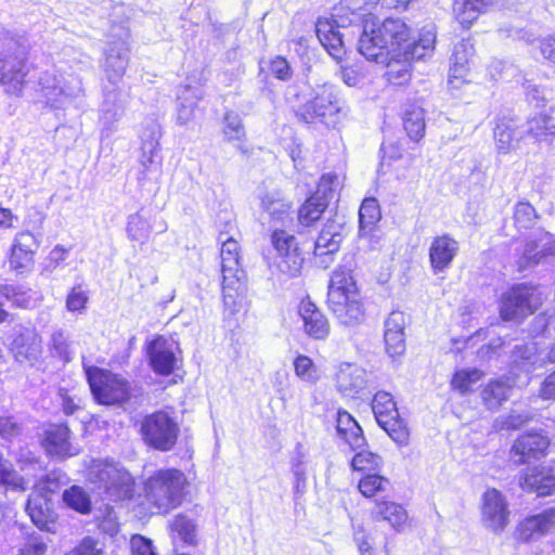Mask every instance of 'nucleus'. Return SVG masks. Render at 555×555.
I'll return each mask as SVG.
<instances>
[{"mask_svg":"<svg viewBox=\"0 0 555 555\" xmlns=\"http://www.w3.org/2000/svg\"><path fill=\"white\" fill-rule=\"evenodd\" d=\"M88 302L87 293L80 287H73L66 298V308L70 312L82 313Z\"/></svg>","mask_w":555,"mask_h":555,"instance_id":"59","label":"nucleus"},{"mask_svg":"<svg viewBox=\"0 0 555 555\" xmlns=\"http://www.w3.org/2000/svg\"><path fill=\"white\" fill-rule=\"evenodd\" d=\"M36 91L44 106L50 109H65L83 94V86L81 79L73 73L50 69L39 75Z\"/></svg>","mask_w":555,"mask_h":555,"instance_id":"5","label":"nucleus"},{"mask_svg":"<svg viewBox=\"0 0 555 555\" xmlns=\"http://www.w3.org/2000/svg\"><path fill=\"white\" fill-rule=\"evenodd\" d=\"M272 250L268 255V266L273 274L295 278L300 274L304 257L294 235L284 230H274L271 234Z\"/></svg>","mask_w":555,"mask_h":555,"instance_id":"7","label":"nucleus"},{"mask_svg":"<svg viewBox=\"0 0 555 555\" xmlns=\"http://www.w3.org/2000/svg\"><path fill=\"white\" fill-rule=\"evenodd\" d=\"M186 487L188 480L182 472L159 470L145 482V500L153 513L165 514L181 504Z\"/></svg>","mask_w":555,"mask_h":555,"instance_id":"4","label":"nucleus"},{"mask_svg":"<svg viewBox=\"0 0 555 555\" xmlns=\"http://www.w3.org/2000/svg\"><path fill=\"white\" fill-rule=\"evenodd\" d=\"M127 234L132 241L144 243L151 234V224L139 212L131 215L128 219Z\"/></svg>","mask_w":555,"mask_h":555,"instance_id":"47","label":"nucleus"},{"mask_svg":"<svg viewBox=\"0 0 555 555\" xmlns=\"http://www.w3.org/2000/svg\"><path fill=\"white\" fill-rule=\"evenodd\" d=\"M370 516L373 521L387 522L397 532H402L406 528L409 520L404 506L389 500L376 501L370 512Z\"/></svg>","mask_w":555,"mask_h":555,"instance_id":"22","label":"nucleus"},{"mask_svg":"<svg viewBox=\"0 0 555 555\" xmlns=\"http://www.w3.org/2000/svg\"><path fill=\"white\" fill-rule=\"evenodd\" d=\"M347 114L344 101H341L332 86L319 87L313 96L302 104L297 116L307 124L320 121L326 126L334 127L340 116Z\"/></svg>","mask_w":555,"mask_h":555,"instance_id":"6","label":"nucleus"},{"mask_svg":"<svg viewBox=\"0 0 555 555\" xmlns=\"http://www.w3.org/2000/svg\"><path fill=\"white\" fill-rule=\"evenodd\" d=\"M222 133L228 141H241L246 132L238 114L227 112L223 117Z\"/></svg>","mask_w":555,"mask_h":555,"instance_id":"48","label":"nucleus"},{"mask_svg":"<svg viewBox=\"0 0 555 555\" xmlns=\"http://www.w3.org/2000/svg\"><path fill=\"white\" fill-rule=\"evenodd\" d=\"M130 548L131 555H158L153 541L141 534L132 535Z\"/></svg>","mask_w":555,"mask_h":555,"instance_id":"63","label":"nucleus"},{"mask_svg":"<svg viewBox=\"0 0 555 555\" xmlns=\"http://www.w3.org/2000/svg\"><path fill=\"white\" fill-rule=\"evenodd\" d=\"M481 524L489 531L499 534L509 524V509L506 498L494 488L487 489L481 498Z\"/></svg>","mask_w":555,"mask_h":555,"instance_id":"13","label":"nucleus"},{"mask_svg":"<svg viewBox=\"0 0 555 555\" xmlns=\"http://www.w3.org/2000/svg\"><path fill=\"white\" fill-rule=\"evenodd\" d=\"M327 207L325 199H320L318 196L312 195L299 209L298 220L302 225L309 227L314 221L319 220Z\"/></svg>","mask_w":555,"mask_h":555,"instance_id":"40","label":"nucleus"},{"mask_svg":"<svg viewBox=\"0 0 555 555\" xmlns=\"http://www.w3.org/2000/svg\"><path fill=\"white\" fill-rule=\"evenodd\" d=\"M340 188V181L337 175L326 173L323 175L318 184V189L313 195L320 199H325L327 203L335 195Z\"/></svg>","mask_w":555,"mask_h":555,"instance_id":"53","label":"nucleus"},{"mask_svg":"<svg viewBox=\"0 0 555 555\" xmlns=\"http://www.w3.org/2000/svg\"><path fill=\"white\" fill-rule=\"evenodd\" d=\"M260 201L262 209L268 212L273 221L285 223L287 219H291L292 203L280 191H268L260 196Z\"/></svg>","mask_w":555,"mask_h":555,"instance_id":"28","label":"nucleus"},{"mask_svg":"<svg viewBox=\"0 0 555 555\" xmlns=\"http://www.w3.org/2000/svg\"><path fill=\"white\" fill-rule=\"evenodd\" d=\"M157 143L154 141L145 142L142 145V154L139 163L141 166L140 180L157 179L160 175V165L156 162Z\"/></svg>","mask_w":555,"mask_h":555,"instance_id":"36","label":"nucleus"},{"mask_svg":"<svg viewBox=\"0 0 555 555\" xmlns=\"http://www.w3.org/2000/svg\"><path fill=\"white\" fill-rule=\"evenodd\" d=\"M293 364L297 377L306 383H317L319 379L318 371L311 358L305 354H298Z\"/></svg>","mask_w":555,"mask_h":555,"instance_id":"50","label":"nucleus"},{"mask_svg":"<svg viewBox=\"0 0 555 555\" xmlns=\"http://www.w3.org/2000/svg\"><path fill=\"white\" fill-rule=\"evenodd\" d=\"M550 446L551 440L547 436L530 431L516 439L511 451H545Z\"/></svg>","mask_w":555,"mask_h":555,"instance_id":"41","label":"nucleus"},{"mask_svg":"<svg viewBox=\"0 0 555 555\" xmlns=\"http://www.w3.org/2000/svg\"><path fill=\"white\" fill-rule=\"evenodd\" d=\"M473 53V46L468 41H460L454 46L450 65L468 67Z\"/></svg>","mask_w":555,"mask_h":555,"instance_id":"58","label":"nucleus"},{"mask_svg":"<svg viewBox=\"0 0 555 555\" xmlns=\"http://www.w3.org/2000/svg\"><path fill=\"white\" fill-rule=\"evenodd\" d=\"M0 485H5L13 490L24 491L26 489L25 481L13 469L12 464L2 459L0 455Z\"/></svg>","mask_w":555,"mask_h":555,"instance_id":"51","label":"nucleus"},{"mask_svg":"<svg viewBox=\"0 0 555 555\" xmlns=\"http://www.w3.org/2000/svg\"><path fill=\"white\" fill-rule=\"evenodd\" d=\"M537 219L535 209L529 203L520 202L515 206L514 221L519 229L531 228Z\"/></svg>","mask_w":555,"mask_h":555,"instance_id":"54","label":"nucleus"},{"mask_svg":"<svg viewBox=\"0 0 555 555\" xmlns=\"http://www.w3.org/2000/svg\"><path fill=\"white\" fill-rule=\"evenodd\" d=\"M555 529V507L530 515L517 526L519 539L526 542L538 541Z\"/></svg>","mask_w":555,"mask_h":555,"instance_id":"18","label":"nucleus"},{"mask_svg":"<svg viewBox=\"0 0 555 555\" xmlns=\"http://www.w3.org/2000/svg\"><path fill=\"white\" fill-rule=\"evenodd\" d=\"M41 444L46 451H66L69 448V429L63 425L50 426L44 431Z\"/></svg>","mask_w":555,"mask_h":555,"instance_id":"39","label":"nucleus"},{"mask_svg":"<svg viewBox=\"0 0 555 555\" xmlns=\"http://www.w3.org/2000/svg\"><path fill=\"white\" fill-rule=\"evenodd\" d=\"M483 377V373L477 369H464L455 372L451 385L461 393L468 392L473 385Z\"/></svg>","mask_w":555,"mask_h":555,"instance_id":"46","label":"nucleus"},{"mask_svg":"<svg viewBox=\"0 0 555 555\" xmlns=\"http://www.w3.org/2000/svg\"><path fill=\"white\" fill-rule=\"evenodd\" d=\"M436 27L434 25H426L420 33L418 40L405 44L404 57L412 60H421L430 54L435 49L436 43Z\"/></svg>","mask_w":555,"mask_h":555,"instance_id":"29","label":"nucleus"},{"mask_svg":"<svg viewBox=\"0 0 555 555\" xmlns=\"http://www.w3.org/2000/svg\"><path fill=\"white\" fill-rule=\"evenodd\" d=\"M315 33L321 44L335 60H340L344 52L343 36L334 21L319 18L315 24Z\"/></svg>","mask_w":555,"mask_h":555,"instance_id":"24","label":"nucleus"},{"mask_svg":"<svg viewBox=\"0 0 555 555\" xmlns=\"http://www.w3.org/2000/svg\"><path fill=\"white\" fill-rule=\"evenodd\" d=\"M382 459L377 453H356L351 460V466L354 470L371 472L379 468Z\"/></svg>","mask_w":555,"mask_h":555,"instance_id":"55","label":"nucleus"},{"mask_svg":"<svg viewBox=\"0 0 555 555\" xmlns=\"http://www.w3.org/2000/svg\"><path fill=\"white\" fill-rule=\"evenodd\" d=\"M126 108V101L118 92H108L102 105V119L106 125L118 120Z\"/></svg>","mask_w":555,"mask_h":555,"instance_id":"43","label":"nucleus"},{"mask_svg":"<svg viewBox=\"0 0 555 555\" xmlns=\"http://www.w3.org/2000/svg\"><path fill=\"white\" fill-rule=\"evenodd\" d=\"M129 62V47L125 41L113 42L106 50L104 69L107 79L119 82L127 69Z\"/></svg>","mask_w":555,"mask_h":555,"instance_id":"23","label":"nucleus"},{"mask_svg":"<svg viewBox=\"0 0 555 555\" xmlns=\"http://www.w3.org/2000/svg\"><path fill=\"white\" fill-rule=\"evenodd\" d=\"M527 98L530 102H534L537 106H541L553 100L554 92L545 86L529 83L527 86Z\"/></svg>","mask_w":555,"mask_h":555,"instance_id":"60","label":"nucleus"},{"mask_svg":"<svg viewBox=\"0 0 555 555\" xmlns=\"http://www.w3.org/2000/svg\"><path fill=\"white\" fill-rule=\"evenodd\" d=\"M405 315L401 311H392L385 321V333H404Z\"/></svg>","mask_w":555,"mask_h":555,"instance_id":"64","label":"nucleus"},{"mask_svg":"<svg viewBox=\"0 0 555 555\" xmlns=\"http://www.w3.org/2000/svg\"><path fill=\"white\" fill-rule=\"evenodd\" d=\"M171 538L175 542L194 546L197 544L198 527L194 519L184 514L175 516L170 524Z\"/></svg>","mask_w":555,"mask_h":555,"instance_id":"31","label":"nucleus"},{"mask_svg":"<svg viewBox=\"0 0 555 555\" xmlns=\"http://www.w3.org/2000/svg\"><path fill=\"white\" fill-rule=\"evenodd\" d=\"M29 49L24 38L0 28V85L9 95L23 94Z\"/></svg>","mask_w":555,"mask_h":555,"instance_id":"2","label":"nucleus"},{"mask_svg":"<svg viewBox=\"0 0 555 555\" xmlns=\"http://www.w3.org/2000/svg\"><path fill=\"white\" fill-rule=\"evenodd\" d=\"M41 350V338L30 328L20 331L11 343V352L21 364L33 365L39 359Z\"/></svg>","mask_w":555,"mask_h":555,"instance_id":"19","label":"nucleus"},{"mask_svg":"<svg viewBox=\"0 0 555 555\" xmlns=\"http://www.w3.org/2000/svg\"><path fill=\"white\" fill-rule=\"evenodd\" d=\"M519 139L520 133L508 124H499L494 130L496 147L504 153L514 149Z\"/></svg>","mask_w":555,"mask_h":555,"instance_id":"45","label":"nucleus"},{"mask_svg":"<svg viewBox=\"0 0 555 555\" xmlns=\"http://www.w3.org/2000/svg\"><path fill=\"white\" fill-rule=\"evenodd\" d=\"M403 126L411 140L418 142L423 139L426 128L424 109L420 106H411L406 109Z\"/></svg>","mask_w":555,"mask_h":555,"instance_id":"38","label":"nucleus"},{"mask_svg":"<svg viewBox=\"0 0 555 555\" xmlns=\"http://www.w3.org/2000/svg\"><path fill=\"white\" fill-rule=\"evenodd\" d=\"M337 435L352 449L358 450L365 446L362 429L356 420L346 411H338L336 420Z\"/></svg>","mask_w":555,"mask_h":555,"instance_id":"26","label":"nucleus"},{"mask_svg":"<svg viewBox=\"0 0 555 555\" xmlns=\"http://www.w3.org/2000/svg\"><path fill=\"white\" fill-rule=\"evenodd\" d=\"M104 545L91 537L83 538L75 547L64 555H103Z\"/></svg>","mask_w":555,"mask_h":555,"instance_id":"56","label":"nucleus"},{"mask_svg":"<svg viewBox=\"0 0 555 555\" xmlns=\"http://www.w3.org/2000/svg\"><path fill=\"white\" fill-rule=\"evenodd\" d=\"M141 431L150 447L168 451L176 443L179 426L166 412L158 411L143 420Z\"/></svg>","mask_w":555,"mask_h":555,"instance_id":"12","label":"nucleus"},{"mask_svg":"<svg viewBox=\"0 0 555 555\" xmlns=\"http://www.w3.org/2000/svg\"><path fill=\"white\" fill-rule=\"evenodd\" d=\"M41 490H43V487L38 485L36 491L28 499L26 511L33 522L38 528L44 529L52 519V509L48 493L42 494Z\"/></svg>","mask_w":555,"mask_h":555,"instance_id":"25","label":"nucleus"},{"mask_svg":"<svg viewBox=\"0 0 555 555\" xmlns=\"http://www.w3.org/2000/svg\"><path fill=\"white\" fill-rule=\"evenodd\" d=\"M51 348L62 358L68 359L70 353V341L68 334L63 330H56L53 332L50 341Z\"/></svg>","mask_w":555,"mask_h":555,"instance_id":"61","label":"nucleus"},{"mask_svg":"<svg viewBox=\"0 0 555 555\" xmlns=\"http://www.w3.org/2000/svg\"><path fill=\"white\" fill-rule=\"evenodd\" d=\"M221 271H222V287L223 297L227 301L228 298L233 297L232 289H235L241 284L242 270L240 268V245L237 241L228 238L222 243L221 251Z\"/></svg>","mask_w":555,"mask_h":555,"instance_id":"15","label":"nucleus"},{"mask_svg":"<svg viewBox=\"0 0 555 555\" xmlns=\"http://www.w3.org/2000/svg\"><path fill=\"white\" fill-rule=\"evenodd\" d=\"M389 483V480L380 475L367 474L360 479L358 488L365 498H373L378 492L386 491Z\"/></svg>","mask_w":555,"mask_h":555,"instance_id":"49","label":"nucleus"},{"mask_svg":"<svg viewBox=\"0 0 555 555\" xmlns=\"http://www.w3.org/2000/svg\"><path fill=\"white\" fill-rule=\"evenodd\" d=\"M359 52L370 61L384 63L391 56L404 54L411 39L409 26L401 18H386L382 23L372 14H362Z\"/></svg>","mask_w":555,"mask_h":555,"instance_id":"1","label":"nucleus"},{"mask_svg":"<svg viewBox=\"0 0 555 555\" xmlns=\"http://www.w3.org/2000/svg\"><path fill=\"white\" fill-rule=\"evenodd\" d=\"M40 242L29 231L16 233L10 248L9 266L17 273L29 271L35 262V254L39 248Z\"/></svg>","mask_w":555,"mask_h":555,"instance_id":"16","label":"nucleus"},{"mask_svg":"<svg viewBox=\"0 0 555 555\" xmlns=\"http://www.w3.org/2000/svg\"><path fill=\"white\" fill-rule=\"evenodd\" d=\"M302 323V332L311 339L325 340L331 333V324L323 311L309 298L302 299L297 308Z\"/></svg>","mask_w":555,"mask_h":555,"instance_id":"17","label":"nucleus"},{"mask_svg":"<svg viewBox=\"0 0 555 555\" xmlns=\"http://www.w3.org/2000/svg\"><path fill=\"white\" fill-rule=\"evenodd\" d=\"M372 410L378 425L399 448L404 447L409 441V431L399 418L397 404L391 395L378 391L373 398Z\"/></svg>","mask_w":555,"mask_h":555,"instance_id":"11","label":"nucleus"},{"mask_svg":"<svg viewBox=\"0 0 555 555\" xmlns=\"http://www.w3.org/2000/svg\"><path fill=\"white\" fill-rule=\"evenodd\" d=\"M385 347L390 357L401 356L405 350L404 333H385Z\"/></svg>","mask_w":555,"mask_h":555,"instance_id":"62","label":"nucleus"},{"mask_svg":"<svg viewBox=\"0 0 555 555\" xmlns=\"http://www.w3.org/2000/svg\"><path fill=\"white\" fill-rule=\"evenodd\" d=\"M365 379L362 370L348 365L337 374V387L346 397H353L364 388Z\"/></svg>","mask_w":555,"mask_h":555,"instance_id":"35","label":"nucleus"},{"mask_svg":"<svg viewBox=\"0 0 555 555\" xmlns=\"http://www.w3.org/2000/svg\"><path fill=\"white\" fill-rule=\"evenodd\" d=\"M352 541L358 552L374 548V538L363 524H352Z\"/></svg>","mask_w":555,"mask_h":555,"instance_id":"57","label":"nucleus"},{"mask_svg":"<svg viewBox=\"0 0 555 555\" xmlns=\"http://www.w3.org/2000/svg\"><path fill=\"white\" fill-rule=\"evenodd\" d=\"M545 296L542 289L530 283H519L505 293L500 299V317L504 321H519L534 313L542 305Z\"/></svg>","mask_w":555,"mask_h":555,"instance_id":"8","label":"nucleus"},{"mask_svg":"<svg viewBox=\"0 0 555 555\" xmlns=\"http://www.w3.org/2000/svg\"><path fill=\"white\" fill-rule=\"evenodd\" d=\"M87 477L103 488L112 500L129 499L133 493L132 476L117 464L96 463L89 467Z\"/></svg>","mask_w":555,"mask_h":555,"instance_id":"10","label":"nucleus"},{"mask_svg":"<svg viewBox=\"0 0 555 555\" xmlns=\"http://www.w3.org/2000/svg\"><path fill=\"white\" fill-rule=\"evenodd\" d=\"M64 503L81 513L88 514L91 511V501L88 493L79 486H73L63 493Z\"/></svg>","mask_w":555,"mask_h":555,"instance_id":"44","label":"nucleus"},{"mask_svg":"<svg viewBox=\"0 0 555 555\" xmlns=\"http://www.w3.org/2000/svg\"><path fill=\"white\" fill-rule=\"evenodd\" d=\"M147 356L154 372L171 374L181 363V349L171 337L157 336L147 345Z\"/></svg>","mask_w":555,"mask_h":555,"instance_id":"14","label":"nucleus"},{"mask_svg":"<svg viewBox=\"0 0 555 555\" xmlns=\"http://www.w3.org/2000/svg\"><path fill=\"white\" fill-rule=\"evenodd\" d=\"M492 4L493 0H454V16L463 27H469Z\"/></svg>","mask_w":555,"mask_h":555,"instance_id":"27","label":"nucleus"},{"mask_svg":"<svg viewBox=\"0 0 555 555\" xmlns=\"http://www.w3.org/2000/svg\"><path fill=\"white\" fill-rule=\"evenodd\" d=\"M514 384L505 382H492L482 390V399L489 409H496L502 401L506 400Z\"/></svg>","mask_w":555,"mask_h":555,"instance_id":"42","label":"nucleus"},{"mask_svg":"<svg viewBox=\"0 0 555 555\" xmlns=\"http://www.w3.org/2000/svg\"><path fill=\"white\" fill-rule=\"evenodd\" d=\"M412 59H405L404 55L391 56L383 64L387 67L386 76L389 82L393 85H403L411 77Z\"/></svg>","mask_w":555,"mask_h":555,"instance_id":"37","label":"nucleus"},{"mask_svg":"<svg viewBox=\"0 0 555 555\" xmlns=\"http://www.w3.org/2000/svg\"><path fill=\"white\" fill-rule=\"evenodd\" d=\"M202 98V92L199 90L193 89L190 86H183L180 88L178 95V111H177V121L185 126L194 118L195 107L197 102Z\"/></svg>","mask_w":555,"mask_h":555,"instance_id":"34","label":"nucleus"},{"mask_svg":"<svg viewBox=\"0 0 555 555\" xmlns=\"http://www.w3.org/2000/svg\"><path fill=\"white\" fill-rule=\"evenodd\" d=\"M528 132L531 133L538 140H542L547 134L555 133V118L539 115L533 117L529 121Z\"/></svg>","mask_w":555,"mask_h":555,"instance_id":"52","label":"nucleus"},{"mask_svg":"<svg viewBox=\"0 0 555 555\" xmlns=\"http://www.w3.org/2000/svg\"><path fill=\"white\" fill-rule=\"evenodd\" d=\"M380 220V210L375 198H365L359 209V235L361 238L372 241V231Z\"/></svg>","mask_w":555,"mask_h":555,"instance_id":"32","label":"nucleus"},{"mask_svg":"<svg viewBox=\"0 0 555 555\" xmlns=\"http://www.w3.org/2000/svg\"><path fill=\"white\" fill-rule=\"evenodd\" d=\"M460 249L459 242L449 234L434 237L429 246V262L434 273L449 268Z\"/></svg>","mask_w":555,"mask_h":555,"instance_id":"20","label":"nucleus"},{"mask_svg":"<svg viewBox=\"0 0 555 555\" xmlns=\"http://www.w3.org/2000/svg\"><path fill=\"white\" fill-rule=\"evenodd\" d=\"M340 230L341 225L334 222L327 223L322 229L314 246V255L317 257L331 255L338 250L343 238Z\"/></svg>","mask_w":555,"mask_h":555,"instance_id":"33","label":"nucleus"},{"mask_svg":"<svg viewBox=\"0 0 555 555\" xmlns=\"http://www.w3.org/2000/svg\"><path fill=\"white\" fill-rule=\"evenodd\" d=\"M547 256H555V241L548 233H541L538 238L527 243L524 251V266L539 263Z\"/></svg>","mask_w":555,"mask_h":555,"instance_id":"30","label":"nucleus"},{"mask_svg":"<svg viewBox=\"0 0 555 555\" xmlns=\"http://www.w3.org/2000/svg\"><path fill=\"white\" fill-rule=\"evenodd\" d=\"M327 302L331 311L340 324L356 326L364 321L363 304L349 270L339 268L332 273Z\"/></svg>","mask_w":555,"mask_h":555,"instance_id":"3","label":"nucleus"},{"mask_svg":"<svg viewBox=\"0 0 555 555\" xmlns=\"http://www.w3.org/2000/svg\"><path fill=\"white\" fill-rule=\"evenodd\" d=\"M520 486L539 496L551 495L555 492V465L528 468L521 477Z\"/></svg>","mask_w":555,"mask_h":555,"instance_id":"21","label":"nucleus"},{"mask_svg":"<svg viewBox=\"0 0 555 555\" xmlns=\"http://www.w3.org/2000/svg\"><path fill=\"white\" fill-rule=\"evenodd\" d=\"M86 374L92 395L99 403L114 405L128 400L130 386L122 376L99 367H89Z\"/></svg>","mask_w":555,"mask_h":555,"instance_id":"9","label":"nucleus"}]
</instances>
